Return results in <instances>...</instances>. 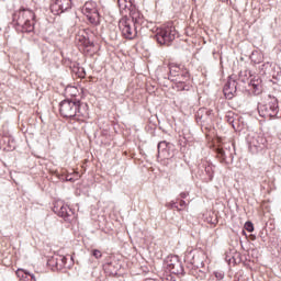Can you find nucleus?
I'll use <instances>...</instances> for the list:
<instances>
[{
    "label": "nucleus",
    "mask_w": 281,
    "mask_h": 281,
    "mask_svg": "<svg viewBox=\"0 0 281 281\" xmlns=\"http://www.w3.org/2000/svg\"><path fill=\"white\" fill-rule=\"evenodd\" d=\"M13 22L22 27L23 32H32L34 25V11L30 9H20L13 14Z\"/></svg>",
    "instance_id": "f257e3e1"
},
{
    "label": "nucleus",
    "mask_w": 281,
    "mask_h": 281,
    "mask_svg": "<svg viewBox=\"0 0 281 281\" xmlns=\"http://www.w3.org/2000/svg\"><path fill=\"white\" fill-rule=\"evenodd\" d=\"M135 23H142V18L139 13H133L132 19L122 18L119 22V27L122 32L124 38H135L137 36V30L135 29Z\"/></svg>",
    "instance_id": "f03ea898"
},
{
    "label": "nucleus",
    "mask_w": 281,
    "mask_h": 281,
    "mask_svg": "<svg viewBox=\"0 0 281 281\" xmlns=\"http://www.w3.org/2000/svg\"><path fill=\"white\" fill-rule=\"evenodd\" d=\"M59 113L63 117H76L82 115L80 112V101L64 100L59 104Z\"/></svg>",
    "instance_id": "7ed1b4c3"
},
{
    "label": "nucleus",
    "mask_w": 281,
    "mask_h": 281,
    "mask_svg": "<svg viewBox=\"0 0 281 281\" xmlns=\"http://www.w3.org/2000/svg\"><path fill=\"white\" fill-rule=\"evenodd\" d=\"M177 35L175 26L167 25L156 30V41L159 45H170Z\"/></svg>",
    "instance_id": "20e7f679"
},
{
    "label": "nucleus",
    "mask_w": 281,
    "mask_h": 281,
    "mask_svg": "<svg viewBox=\"0 0 281 281\" xmlns=\"http://www.w3.org/2000/svg\"><path fill=\"white\" fill-rule=\"evenodd\" d=\"M258 111L261 117H276L280 113V106H278V99L269 95V102L266 104H259Z\"/></svg>",
    "instance_id": "39448f33"
},
{
    "label": "nucleus",
    "mask_w": 281,
    "mask_h": 281,
    "mask_svg": "<svg viewBox=\"0 0 281 281\" xmlns=\"http://www.w3.org/2000/svg\"><path fill=\"white\" fill-rule=\"evenodd\" d=\"M82 14L87 16L92 25L100 23V13L98 12V4L94 1H88L81 9Z\"/></svg>",
    "instance_id": "423d86ee"
},
{
    "label": "nucleus",
    "mask_w": 281,
    "mask_h": 281,
    "mask_svg": "<svg viewBox=\"0 0 281 281\" xmlns=\"http://www.w3.org/2000/svg\"><path fill=\"white\" fill-rule=\"evenodd\" d=\"M250 74V81L248 83V91L252 95H260L262 93V79H260V76L256 75L254 76Z\"/></svg>",
    "instance_id": "0eeeda50"
},
{
    "label": "nucleus",
    "mask_w": 281,
    "mask_h": 281,
    "mask_svg": "<svg viewBox=\"0 0 281 281\" xmlns=\"http://www.w3.org/2000/svg\"><path fill=\"white\" fill-rule=\"evenodd\" d=\"M167 269L170 271V273H173L175 276H179L183 273V266L181 265L179 257L177 256L168 257Z\"/></svg>",
    "instance_id": "6e6552de"
},
{
    "label": "nucleus",
    "mask_w": 281,
    "mask_h": 281,
    "mask_svg": "<svg viewBox=\"0 0 281 281\" xmlns=\"http://www.w3.org/2000/svg\"><path fill=\"white\" fill-rule=\"evenodd\" d=\"M173 80L176 81L178 91H188L190 89V86L186 85V82L190 80V72L182 71V74H178Z\"/></svg>",
    "instance_id": "1a4fd4ad"
},
{
    "label": "nucleus",
    "mask_w": 281,
    "mask_h": 281,
    "mask_svg": "<svg viewBox=\"0 0 281 281\" xmlns=\"http://www.w3.org/2000/svg\"><path fill=\"white\" fill-rule=\"evenodd\" d=\"M266 142H267V139H265V137H262L258 134H254V136L248 142V146H249L250 150H252V153H256V150H260V149L265 148Z\"/></svg>",
    "instance_id": "9d476101"
},
{
    "label": "nucleus",
    "mask_w": 281,
    "mask_h": 281,
    "mask_svg": "<svg viewBox=\"0 0 281 281\" xmlns=\"http://www.w3.org/2000/svg\"><path fill=\"white\" fill-rule=\"evenodd\" d=\"M195 117L196 122H200V124H207L209 122H212V110L202 108L198 111Z\"/></svg>",
    "instance_id": "9b49d317"
},
{
    "label": "nucleus",
    "mask_w": 281,
    "mask_h": 281,
    "mask_svg": "<svg viewBox=\"0 0 281 281\" xmlns=\"http://www.w3.org/2000/svg\"><path fill=\"white\" fill-rule=\"evenodd\" d=\"M236 80L229 79L224 86V95L227 100H232L236 94Z\"/></svg>",
    "instance_id": "f8f14e48"
},
{
    "label": "nucleus",
    "mask_w": 281,
    "mask_h": 281,
    "mask_svg": "<svg viewBox=\"0 0 281 281\" xmlns=\"http://www.w3.org/2000/svg\"><path fill=\"white\" fill-rule=\"evenodd\" d=\"M71 9V0H56L52 5V10H56V12H67V10Z\"/></svg>",
    "instance_id": "ddd939ff"
},
{
    "label": "nucleus",
    "mask_w": 281,
    "mask_h": 281,
    "mask_svg": "<svg viewBox=\"0 0 281 281\" xmlns=\"http://www.w3.org/2000/svg\"><path fill=\"white\" fill-rule=\"evenodd\" d=\"M75 41H76L77 45H86L88 43V41H89L87 38V31L79 30L76 33Z\"/></svg>",
    "instance_id": "4468645a"
},
{
    "label": "nucleus",
    "mask_w": 281,
    "mask_h": 281,
    "mask_svg": "<svg viewBox=\"0 0 281 281\" xmlns=\"http://www.w3.org/2000/svg\"><path fill=\"white\" fill-rule=\"evenodd\" d=\"M168 146H170V143L166 140L158 143V155L166 157V153H168Z\"/></svg>",
    "instance_id": "2eb2a0df"
},
{
    "label": "nucleus",
    "mask_w": 281,
    "mask_h": 281,
    "mask_svg": "<svg viewBox=\"0 0 281 281\" xmlns=\"http://www.w3.org/2000/svg\"><path fill=\"white\" fill-rule=\"evenodd\" d=\"M59 216H61V218H69V216H71V210L69 209V206L63 205L59 209Z\"/></svg>",
    "instance_id": "dca6fc26"
},
{
    "label": "nucleus",
    "mask_w": 281,
    "mask_h": 281,
    "mask_svg": "<svg viewBox=\"0 0 281 281\" xmlns=\"http://www.w3.org/2000/svg\"><path fill=\"white\" fill-rule=\"evenodd\" d=\"M179 71H181V68L177 64H170L169 65V74L170 76H173V78H177L179 76Z\"/></svg>",
    "instance_id": "f3484780"
},
{
    "label": "nucleus",
    "mask_w": 281,
    "mask_h": 281,
    "mask_svg": "<svg viewBox=\"0 0 281 281\" xmlns=\"http://www.w3.org/2000/svg\"><path fill=\"white\" fill-rule=\"evenodd\" d=\"M117 3L121 10H126L131 5V2L127 0H117Z\"/></svg>",
    "instance_id": "a211bd4d"
},
{
    "label": "nucleus",
    "mask_w": 281,
    "mask_h": 281,
    "mask_svg": "<svg viewBox=\"0 0 281 281\" xmlns=\"http://www.w3.org/2000/svg\"><path fill=\"white\" fill-rule=\"evenodd\" d=\"M259 69H261V74H267L269 69H271V63H266L259 66Z\"/></svg>",
    "instance_id": "6ab92c4d"
},
{
    "label": "nucleus",
    "mask_w": 281,
    "mask_h": 281,
    "mask_svg": "<svg viewBox=\"0 0 281 281\" xmlns=\"http://www.w3.org/2000/svg\"><path fill=\"white\" fill-rule=\"evenodd\" d=\"M66 93H70V95H76V93H78V88L74 86H68L66 88Z\"/></svg>",
    "instance_id": "aec40b11"
},
{
    "label": "nucleus",
    "mask_w": 281,
    "mask_h": 281,
    "mask_svg": "<svg viewBox=\"0 0 281 281\" xmlns=\"http://www.w3.org/2000/svg\"><path fill=\"white\" fill-rule=\"evenodd\" d=\"M92 256L97 259L100 260V258H102V251L98 250V249H93L92 250Z\"/></svg>",
    "instance_id": "412c9836"
},
{
    "label": "nucleus",
    "mask_w": 281,
    "mask_h": 281,
    "mask_svg": "<svg viewBox=\"0 0 281 281\" xmlns=\"http://www.w3.org/2000/svg\"><path fill=\"white\" fill-rule=\"evenodd\" d=\"M247 232H254V223L250 221L247 222Z\"/></svg>",
    "instance_id": "4be33fe9"
},
{
    "label": "nucleus",
    "mask_w": 281,
    "mask_h": 281,
    "mask_svg": "<svg viewBox=\"0 0 281 281\" xmlns=\"http://www.w3.org/2000/svg\"><path fill=\"white\" fill-rule=\"evenodd\" d=\"M224 155H225V151H223V149H221V148H217V156L218 157H224Z\"/></svg>",
    "instance_id": "5701e85b"
},
{
    "label": "nucleus",
    "mask_w": 281,
    "mask_h": 281,
    "mask_svg": "<svg viewBox=\"0 0 281 281\" xmlns=\"http://www.w3.org/2000/svg\"><path fill=\"white\" fill-rule=\"evenodd\" d=\"M23 273H24V271L23 270H21V269H19L18 271H16V276L19 277V278H23Z\"/></svg>",
    "instance_id": "b1692460"
},
{
    "label": "nucleus",
    "mask_w": 281,
    "mask_h": 281,
    "mask_svg": "<svg viewBox=\"0 0 281 281\" xmlns=\"http://www.w3.org/2000/svg\"><path fill=\"white\" fill-rule=\"evenodd\" d=\"M245 229H247V223L244 224V229L241 231L243 236H247V233Z\"/></svg>",
    "instance_id": "393cba45"
},
{
    "label": "nucleus",
    "mask_w": 281,
    "mask_h": 281,
    "mask_svg": "<svg viewBox=\"0 0 281 281\" xmlns=\"http://www.w3.org/2000/svg\"><path fill=\"white\" fill-rule=\"evenodd\" d=\"M228 122L232 124L234 122V119L232 116H228Z\"/></svg>",
    "instance_id": "a878e982"
},
{
    "label": "nucleus",
    "mask_w": 281,
    "mask_h": 281,
    "mask_svg": "<svg viewBox=\"0 0 281 281\" xmlns=\"http://www.w3.org/2000/svg\"><path fill=\"white\" fill-rule=\"evenodd\" d=\"M249 238H250V240H255L256 239V235H250Z\"/></svg>",
    "instance_id": "bb28decb"
},
{
    "label": "nucleus",
    "mask_w": 281,
    "mask_h": 281,
    "mask_svg": "<svg viewBox=\"0 0 281 281\" xmlns=\"http://www.w3.org/2000/svg\"><path fill=\"white\" fill-rule=\"evenodd\" d=\"M180 205L181 206L186 205V201H180Z\"/></svg>",
    "instance_id": "cd10ccee"
},
{
    "label": "nucleus",
    "mask_w": 281,
    "mask_h": 281,
    "mask_svg": "<svg viewBox=\"0 0 281 281\" xmlns=\"http://www.w3.org/2000/svg\"><path fill=\"white\" fill-rule=\"evenodd\" d=\"M216 278H220V280H222V278H223V274H216Z\"/></svg>",
    "instance_id": "c85d7f7f"
},
{
    "label": "nucleus",
    "mask_w": 281,
    "mask_h": 281,
    "mask_svg": "<svg viewBox=\"0 0 281 281\" xmlns=\"http://www.w3.org/2000/svg\"><path fill=\"white\" fill-rule=\"evenodd\" d=\"M250 60H254V54L250 56Z\"/></svg>",
    "instance_id": "c756f323"
},
{
    "label": "nucleus",
    "mask_w": 281,
    "mask_h": 281,
    "mask_svg": "<svg viewBox=\"0 0 281 281\" xmlns=\"http://www.w3.org/2000/svg\"><path fill=\"white\" fill-rule=\"evenodd\" d=\"M30 276H31L32 280H34V274H30Z\"/></svg>",
    "instance_id": "7c9ffc66"
},
{
    "label": "nucleus",
    "mask_w": 281,
    "mask_h": 281,
    "mask_svg": "<svg viewBox=\"0 0 281 281\" xmlns=\"http://www.w3.org/2000/svg\"><path fill=\"white\" fill-rule=\"evenodd\" d=\"M182 199H186V194L182 195Z\"/></svg>",
    "instance_id": "2f4dec72"
},
{
    "label": "nucleus",
    "mask_w": 281,
    "mask_h": 281,
    "mask_svg": "<svg viewBox=\"0 0 281 281\" xmlns=\"http://www.w3.org/2000/svg\"><path fill=\"white\" fill-rule=\"evenodd\" d=\"M25 276H27V272H24Z\"/></svg>",
    "instance_id": "473e14b6"
}]
</instances>
